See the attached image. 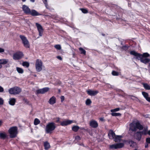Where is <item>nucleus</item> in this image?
Returning a JSON list of instances; mask_svg holds the SVG:
<instances>
[{
    "label": "nucleus",
    "instance_id": "f257e3e1",
    "mask_svg": "<svg viewBox=\"0 0 150 150\" xmlns=\"http://www.w3.org/2000/svg\"><path fill=\"white\" fill-rule=\"evenodd\" d=\"M138 129L142 131H138L134 134L135 138L138 141L141 140L142 135H146L147 134L148 127L143 128V126L139 122H133L129 125V129L132 131H136Z\"/></svg>",
    "mask_w": 150,
    "mask_h": 150
},
{
    "label": "nucleus",
    "instance_id": "f03ea898",
    "mask_svg": "<svg viewBox=\"0 0 150 150\" xmlns=\"http://www.w3.org/2000/svg\"><path fill=\"white\" fill-rule=\"evenodd\" d=\"M131 54L132 55L136 57V58L140 62L145 64L149 63L150 62V58H147L149 57L150 55L148 53H144L143 54L139 53L134 51H132L130 52Z\"/></svg>",
    "mask_w": 150,
    "mask_h": 150
},
{
    "label": "nucleus",
    "instance_id": "7ed1b4c3",
    "mask_svg": "<svg viewBox=\"0 0 150 150\" xmlns=\"http://www.w3.org/2000/svg\"><path fill=\"white\" fill-rule=\"evenodd\" d=\"M55 128L56 126L54 123L53 122L49 123L46 126L45 128L46 132L47 133H51Z\"/></svg>",
    "mask_w": 150,
    "mask_h": 150
},
{
    "label": "nucleus",
    "instance_id": "20e7f679",
    "mask_svg": "<svg viewBox=\"0 0 150 150\" xmlns=\"http://www.w3.org/2000/svg\"><path fill=\"white\" fill-rule=\"evenodd\" d=\"M18 129L16 127H13L10 128L8 130L10 138H13L16 137L18 133Z\"/></svg>",
    "mask_w": 150,
    "mask_h": 150
},
{
    "label": "nucleus",
    "instance_id": "39448f33",
    "mask_svg": "<svg viewBox=\"0 0 150 150\" xmlns=\"http://www.w3.org/2000/svg\"><path fill=\"white\" fill-rule=\"evenodd\" d=\"M21 91V89L18 87L15 86L11 88L8 90L9 93L11 94L17 95L19 94Z\"/></svg>",
    "mask_w": 150,
    "mask_h": 150
},
{
    "label": "nucleus",
    "instance_id": "423d86ee",
    "mask_svg": "<svg viewBox=\"0 0 150 150\" xmlns=\"http://www.w3.org/2000/svg\"><path fill=\"white\" fill-rule=\"evenodd\" d=\"M42 63L41 60L37 59L35 63L36 70L38 72H40L42 69Z\"/></svg>",
    "mask_w": 150,
    "mask_h": 150
},
{
    "label": "nucleus",
    "instance_id": "0eeeda50",
    "mask_svg": "<svg viewBox=\"0 0 150 150\" xmlns=\"http://www.w3.org/2000/svg\"><path fill=\"white\" fill-rule=\"evenodd\" d=\"M20 37L22 41L24 46L26 48H29L30 47L29 42L26 37L22 35H20Z\"/></svg>",
    "mask_w": 150,
    "mask_h": 150
},
{
    "label": "nucleus",
    "instance_id": "6e6552de",
    "mask_svg": "<svg viewBox=\"0 0 150 150\" xmlns=\"http://www.w3.org/2000/svg\"><path fill=\"white\" fill-rule=\"evenodd\" d=\"M124 144L123 143H116L110 145L109 148L110 149H114L121 148L124 146Z\"/></svg>",
    "mask_w": 150,
    "mask_h": 150
},
{
    "label": "nucleus",
    "instance_id": "1a4fd4ad",
    "mask_svg": "<svg viewBox=\"0 0 150 150\" xmlns=\"http://www.w3.org/2000/svg\"><path fill=\"white\" fill-rule=\"evenodd\" d=\"M23 56V54L21 52H18L14 54L13 55V59L15 60L21 59Z\"/></svg>",
    "mask_w": 150,
    "mask_h": 150
},
{
    "label": "nucleus",
    "instance_id": "9d476101",
    "mask_svg": "<svg viewBox=\"0 0 150 150\" xmlns=\"http://www.w3.org/2000/svg\"><path fill=\"white\" fill-rule=\"evenodd\" d=\"M35 25L38 31L39 36H42L43 32V29L42 26L40 24L38 23H36Z\"/></svg>",
    "mask_w": 150,
    "mask_h": 150
},
{
    "label": "nucleus",
    "instance_id": "9b49d317",
    "mask_svg": "<svg viewBox=\"0 0 150 150\" xmlns=\"http://www.w3.org/2000/svg\"><path fill=\"white\" fill-rule=\"evenodd\" d=\"M35 25L38 31L39 36H42L43 32V29L42 26L40 24L38 23H36Z\"/></svg>",
    "mask_w": 150,
    "mask_h": 150
},
{
    "label": "nucleus",
    "instance_id": "f8f14e48",
    "mask_svg": "<svg viewBox=\"0 0 150 150\" xmlns=\"http://www.w3.org/2000/svg\"><path fill=\"white\" fill-rule=\"evenodd\" d=\"M49 90V88L45 87L37 90L36 91V93L37 94H44L48 91Z\"/></svg>",
    "mask_w": 150,
    "mask_h": 150
},
{
    "label": "nucleus",
    "instance_id": "ddd939ff",
    "mask_svg": "<svg viewBox=\"0 0 150 150\" xmlns=\"http://www.w3.org/2000/svg\"><path fill=\"white\" fill-rule=\"evenodd\" d=\"M22 9L24 13L26 14H29L31 10L28 7L25 5L23 6Z\"/></svg>",
    "mask_w": 150,
    "mask_h": 150
},
{
    "label": "nucleus",
    "instance_id": "4468645a",
    "mask_svg": "<svg viewBox=\"0 0 150 150\" xmlns=\"http://www.w3.org/2000/svg\"><path fill=\"white\" fill-rule=\"evenodd\" d=\"M87 92L88 94L91 96H94L98 93L97 91H93L91 90L87 91Z\"/></svg>",
    "mask_w": 150,
    "mask_h": 150
},
{
    "label": "nucleus",
    "instance_id": "2eb2a0df",
    "mask_svg": "<svg viewBox=\"0 0 150 150\" xmlns=\"http://www.w3.org/2000/svg\"><path fill=\"white\" fill-rule=\"evenodd\" d=\"M29 14L33 16H37L41 15V14L39 13L35 10L34 9H32L30 10Z\"/></svg>",
    "mask_w": 150,
    "mask_h": 150
},
{
    "label": "nucleus",
    "instance_id": "dca6fc26",
    "mask_svg": "<svg viewBox=\"0 0 150 150\" xmlns=\"http://www.w3.org/2000/svg\"><path fill=\"white\" fill-rule=\"evenodd\" d=\"M90 125L92 127L94 128L97 127L98 126V123L94 120H92L90 122Z\"/></svg>",
    "mask_w": 150,
    "mask_h": 150
},
{
    "label": "nucleus",
    "instance_id": "f3484780",
    "mask_svg": "<svg viewBox=\"0 0 150 150\" xmlns=\"http://www.w3.org/2000/svg\"><path fill=\"white\" fill-rule=\"evenodd\" d=\"M72 122V121L70 120L64 121L61 123L60 124L62 126H65L71 124Z\"/></svg>",
    "mask_w": 150,
    "mask_h": 150
},
{
    "label": "nucleus",
    "instance_id": "a211bd4d",
    "mask_svg": "<svg viewBox=\"0 0 150 150\" xmlns=\"http://www.w3.org/2000/svg\"><path fill=\"white\" fill-rule=\"evenodd\" d=\"M108 136L110 139H114L116 135L115 133L112 130H110L109 132Z\"/></svg>",
    "mask_w": 150,
    "mask_h": 150
},
{
    "label": "nucleus",
    "instance_id": "6ab92c4d",
    "mask_svg": "<svg viewBox=\"0 0 150 150\" xmlns=\"http://www.w3.org/2000/svg\"><path fill=\"white\" fill-rule=\"evenodd\" d=\"M56 98L54 96H53L50 98L48 101L49 103L51 105H53L56 103Z\"/></svg>",
    "mask_w": 150,
    "mask_h": 150
},
{
    "label": "nucleus",
    "instance_id": "aec40b11",
    "mask_svg": "<svg viewBox=\"0 0 150 150\" xmlns=\"http://www.w3.org/2000/svg\"><path fill=\"white\" fill-rule=\"evenodd\" d=\"M8 62V60L6 59H0V65L1 66V68L2 66L1 64H5Z\"/></svg>",
    "mask_w": 150,
    "mask_h": 150
},
{
    "label": "nucleus",
    "instance_id": "412c9836",
    "mask_svg": "<svg viewBox=\"0 0 150 150\" xmlns=\"http://www.w3.org/2000/svg\"><path fill=\"white\" fill-rule=\"evenodd\" d=\"M16 102V99L14 98H10L9 99L8 103L9 104L11 105H14Z\"/></svg>",
    "mask_w": 150,
    "mask_h": 150
},
{
    "label": "nucleus",
    "instance_id": "4be33fe9",
    "mask_svg": "<svg viewBox=\"0 0 150 150\" xmlns=\"http://www.w3.org/2000/svg\"><path fill=\"white\" fill-rule=\"evenodd\" d=\"M7 135L5 132H0V138H1L4 139L7 137Z\"/></svg>",
    "mask_w": 150,
    "mask_h": 150
},
{
    "label": "nucleus",
    "instance_id": "5701e85b",
    "mask_svg": "<svg viewBox=\"0 0 150 150\" xmlns=\"http://www.w3.org/2000/svg\"><path fill=\"white\" fill-rule=\"evenodd\" d=\"M122 136L120 135H116L115 137L114 138V141L115 142H119L121 140Z\"/></svg>",
    "mask_w": 150,
    "mask_h": 150
},
{
    "label": "nucleus",
    "instance_id": "b1692460",
    "mask_svg": "<svg viewBox=\"0 0 150 150\" xmlns=\"http://www.w3.org/2000/svg\"><path fill=\"white\" fill-rule=\"evenodd\" d=\"M45 149L46 150L48 149L50 146V144L47 142H45L44 143Z\"/></svg>",
    "mask_w": 150,
    "mask_h": 150
},
{
    "label": "nucleus",
    "instance_id": "393cba45",
    "mask_svg": "<svg viewBox=\"0 0 150 150\" xmlns=\"http://www.w3.org/2000/svg\"><path fill=\"white\" fill-rule=\"evenodd\" d=\"M143 87L146 90H150V86L147 83H143Z\"/></svg>",
    "mask_w": 150,
    "mask_h": 150
},
{
    "label": "nucleus",
    "instance_id": "a878e982",
    "mask_svg": "<svg viewBox=\"0 0 150 150\" xmlns=\"http://www.w3.org/2000/svg\"><path fill=\"white\" fill-rule=\"evenodd\" d=\"M80 127L77 126H74L72 127V129L73 131L75 132H77L79 129Z\"/></svg>",
    "mask_w": 150,
    "mask_h": 150
},
{
    "label": "nucleus",
    "instance_id": "bb28decb",
    "mask_svg": "<svg viewBox=\"0 0 150 150\" xmlns=\"http://www.w3.org/2000/svg\"><path fill=\"white\" fill-rule=\"evenodd\" d=\"M40 121L38 118H35L34 122V124L35 125H36L40 123Z\"/></svg>",
    "mask_w": 150,
    "mask_h": 150
},
{
    "label": "nucleus",
    "instance_id": "cd10ccee",
    "mask_svg": "<svg viewBox=\"0 0 150 150\" xmlns=\"http://www.w3.org/2000/svg\"><path fill=\"white\" fill-rule=\"evenodd\" d=\"M130 146L132 147H134L136 145V143L132 141H130L129 142Z\"/></svg>",
    "mask_w": 150,
    "mask_h": 150
},
{
    "label": "nucleus",
    "instance_id": "c85d7f7f",
    "mask_svg": "<svg viewBox=\"0 0 150 150\" xmlns=\"http://www.w3.org/2000/svg\"><path fill=\"white\" fill-rule=\"evenodd\" d=\"M16 70L19 73L22 74L23 72V70L22 68L19 67H17Z\"/></svg>",
    "mask_w": 150,
    "mask_h": 150
},
{
    "label": "nucleus",
    "instance_id": "c756f323",
    "mask_svg": "<svg viewBox=\"0 0 150 150\" xmlns=\"http://www.w3.org/2000/svg\"><path fill=\"white\" fill-rule=\"evenodd\" d=\"M79 50L81 52V54H83L84 55L86 54V51L84 50L82 47H80L79 48Z\"/></svg>",
    "mask_w": 150,
    "mask_h": 150
},
{
    "label": "nucleus",
    "instance_id": "7c9ffc66",
    "mask_svg": "<svg viewBox=\"0 0 150 150\" xmlns=\"http://www.w3.org/2000/svg\"><path fill=\"white\" fill-rule=\"evenodd\" d=\"M112 112L111 114L113 116H120L121 115V114L120 113L114 112Z\"/></svg>",
    "mask_w": 150,
    "mask_h": 150
},
{
    "label": "nucleus",
    "instance_id": "2f4dec72",
    "mask_svg": "<svg viewBox=\"0 0 150 150\" xmlns=\"http://www.w3.org/2000/svg\"><path fill=\"white\" fill-rule=\"evenodd\" d=\"M22 65L24 67H28L29 66V64L27 62H24L22 64Z\"/></svg>",
    "mask_w": 150,
    "mask_h": 150
},
{
    "label": "nucleus",
    "instance_id": "473e14b6",
    "mask_svg": "<svg viewBox=\"0 0 150 150\" xmlns=\"http://www.w3.org/2000/svg\"><path fill=\"white\" fill-rule=\"evenodd\" d=\"M142 94L144 97L146 99L147 98H148V93L144 92H142Z\"/></svg>",
    "mask_w": 150,
    "mask_h": 150
},
{
    "label": "nucleus",
    "instance_id": "72a5a7b5",
    "mask_svg": "<svg viewBox=\"0 0 150 150\" xmlns=\"http://www.w3.org/2000/svg\"><path fill=\"white\" fill-rule=\"evenodd\" d=\"M54 47L58 50H60L61 49V46L59 45H56L54 46Z\"/></svg>",
    "mask_w": 150,
    "mask_h": 150
},
{
    "label": "nucleus",
    "instance_id": "f704fd0d",
    "mask_svg": "<svg viewBox=\"0 0 150 150\" xmlns=\"http://www.w3.org/2000/svg\"><path fill=\"white\" fill-rule=\"evenodd\" d=\"M91 103V101L90 99H87L86 101V105H89Z\"/></svg>",
    "mask_w": 150,
    "mask_h": 150
},
{
    "label": "nucleus",
    "instance_id": "c9c22d12",
    "mask_svg": "<svg viewBox=\"0 0 150 150\" xmlns=\"http://www.w3.org/2000/svg\"><path fill=\"white\" fill-rule=\"evenodd\" d=\"M112 74L113 76H117L119 75V73L118 72H116L114 71H112Z\"/></svg>",
    "mask_w": 150,
    "mask_h": 150
},
{
    "label": "nucleus",
    "instance_id": "e433bc0d",
    "mask_svg": "<svg viewBox=\"0 0 150 150\" xmlns=\"http://www.w3.org/2000/svg\"><path fill=\"white\" fill-rule=\"evenodd\" d=\"M80 10H81L82 12L84 13H88V11L86 9L80 8Z\"/></svg>",
    "mask_w": 150,
    "mask_h": 150
},
{
    "label": "nucleus",
    "instance_id": "4c0bfd02",
    "mask_svg": "<svg viewBox=\"0 0 150 150\" xmlns=\"http://www.w3.org/2000/svg\"><path fill=\"white\" fill-rule=\"evenodd\" d=\"M43 3L45 4V6L46 8L47 9H49V6L48 5V4H47V0H45V1H43Z\"/></svg>",
    "mask_w": 150,
    "mask_h": 150
},
{
    "label": "nucleus",
    "instance_id": "58836bf2",
    "mask_svg": "<svg viewBox=\"0 0 150 150\" xmlns=\"http://www.w3.org/2000/svg\"><path fill=\"white\" fill-rule=\"evenodd\" d=\"M120 110V108H117L113 109H112L110 110L111 112H113L118 111Z\"/></svg>",
    "mask_w": 150,
    "mask_h": 150
},
{
    "label": "nucleus",
    "instance_id": "ea45409f",
    "mask_svg": "<svg viewBox=\"0 0 150 150\" xmlns=\"http://www.w3.org/2000/svg\"><path fill=\"white\" fill-rule=\"evenodd\" d=\"M75 139L77 141H79L81 139V138L79 136H77L75 137Z\"/></svg>",
    "mask_w": 150,
    "mask_h": 150
},
{
    "label": "nucleus",
    "instance_id": "a19ab883",
    "mask_svg": "<svg viewBox=\"0 0 150 150\" xmlns=\"http://www.w3.org/2000/svg\"><path fill=\"white\" fill-rule=\"evenodd\" d=\"M146 142L150 144V138L148 137L146 139Z\"/></svg>",
    "mask_w": 150,
    "mask_h": 150
},
{
    "label": "nucleus",
    "instance_id": "79ce46f5",
    "mask_svg": "<svg viewBox=\"0 0 150 150\" xmlns=\"http://www.w3.org/2000/svg\"><path fill=\"white\" fill-rule=\"evenodd\" d=\"M122 48L123 50H126L128 48V47L125 45L122 46Z\"/></svg>",
    "mask_w": 150,
    "mask_h": 150
},
{
    "label": "nucleus",
    "instance_id": "37998d69",
    "mask_svg": "<svg viewBox=\"0 0 150 150\" xmlns=\"http://www.w3.org/2000/svg\"><path fill=\"white\" fill-rule=\"evenodd\" d=\"M4 103V100L3 99L0 97V105H3Z\"/></svg>",
    "mask_w": 150,
    "mask_h": 150
},
{
    "label": "nucleus",
    "instance_id": "c03bdc74",
    "mask_svg": "<svg viewBox=\"0 0 150 150\" xmlns=\"http://www.w3.org/2000/svg\"><path fill=\"white\" fill-rule=\"evenodd\" d=\"M4 91V88L1 86H0V92L2 93Z\"/></svg>",
    "mask_w": 150,
    "mask_h": 150
},
{
    "label": "nucleus",
    "instance_id": "a18cd8bd",
    "mask_svg": "<svg viewBox=\"0 0 150 150\" xmlns=\"http://www.w3.org/2000/svg\"><path fill=\"white\" fill-rule=\"evenodd\" d=\"M60 98L61 100V102H63V101H64V96H61L60 97Z\"/></svg>",
    "mask_w": 150,
    "mask_h": 150
},
{
    "label": "nucleus",
    "instance_id": "49530a36",
    "mask_svg": "<svg viewBox=\"0 0 150 150\" xmlns=\"http://www.w3.org/2000/svg\"><path fill=\"white\" fill-rule=\"evenodd\" d=\"M4 49L0 48V53H2L4 52Z\"/></svg>",
    "mask_w": 150,
    "mask_h": 150
},
{
    "label": "nucleus",
    "instance_id": "de8ad7c7",
    "mask_svg": "<svg viewBox=\"0 0 150 150\" xmlns=\"http://www.w3.org/2000/svg\"><path fill=\"white\" fill-rule=\"evenodd\" d=\"M57 58L58 59H59L62 60V57L60 56H58L57 57Z\"/></svg>",
    "mask_w": 150,
    "mask_h": 150
},
{
    "label": "nucleus",
    "instance_id": "09e8293b",
    "mask_svg": "<svg viewBox=\"0 0 150 150\" xmlns=\"http://www.w3.org/2000/svg\"><path fill=\"white\" fill-rule=\"evenodd\" d=\"M59 121V118H56V122H58Z\"/></svg>",
    "mask_w": 150,
    "mask_h": 150
},
{
    "label": "nucleus",
    "instance_id": "8fccbe9b",
    "mask_svg": "<svg viewBox=\"0 0 150 150\" xmlns=\"http://www.w3.org/2000/svg\"><path fill=\"white\" fill-rule=\"evenodd\" d=\"M145 147L146 148H147L148 147V143L146 142L145 144Z\"/></svg>",
    "mask_w": 150,
    "mask_h": 150
},
{
    "label": "nucleus",
    "instance_id": "3c124183",
    "mask_svg": "<svg viewBox=\"0 0 150 150\" xmlns=\"http://www.w3.org/2000/svg\"><path fill=\"white\" fill-rule=\"evenodd\" d=\"M148 68H149V72L150 73V62L149 63V64H148Z\"/></svg>",
    "mask_w": 150,
    "mask_h": 150
},
{
    "label": "nucleus",
    "instance_id": "603ef678",
    "mask_svg": "<svg viewBox=\"0 0 150 150\" xmlns=\"http://www.w3.org/2000/svg\"><path fill=\"white\" fill-rule=\"evenodd\" d=\"M78 144L79 145L83 146H84L83 143H78Z\"/></svg>",
    "mask_w": 150,
    "mask_h": 150
},
{
    "label": "nucleus",
    "instance_id": "864d4df0",
    "mask_svg": "<svg viewBox=\"0 0 150 150\" xmlns=\"http://www.w3.org/2000/svg\"><path fill=\"white\" fill-rule=\"evenodd\" d=\"M146 100L149 102H150V97H148V98H146Z\"/></svg>",
    "mask_w": 150,
    "mask_h": 150
},
{
    "label": "nucleus",
    "instance_id": "5fc2aeb1",
    "mask_svg": "<svg viewBox=\"0 0 150 150\" xmlns=\"http://www.w3.org/2000/svg\"><path fill=\"white\" fill-rule=\"evenodd\" d=\"M100 120L102 121H104V118L103 117H102V118H100Z\"/></svg>",
    "mask_w": 150,
    "mask_h": 150
},
{
    "label": "nucleus",
    "instance_id": "6e6d98bb",
    "mask_svg": "<svg viewBox=\"0 0 150 150\" xmlns=\"http://www.w3.org/2000/svg\"><path fill=\"white\" fill-rule=\"evenodd\" d=\"M147 134H148L149 135H150V130H149V131H148V130Z\"/></svg>",
    "mask_w": 150,
    "mask_h": 150
},
{
    "label": "nucleus",
    "instance_id": "4d7b16f0",
    "mask_svg": "<svg viewBox=\"0 0 150 150\" xmlns=\"http://www.w3.org/2000/svg\"><path fill=\"white\" fill-rule=\"evenodd\" d=\"M2 122L1 120H0V126L1 125Z\"/></svg>",
    "mask_w": 150,
    "mask_h": 150
},
{
    "label": "nucleus",
    "instance_id": "13d9d810",
    "mask_svg": "<svg viewBox=\"0 0 150 150\" xmlns=\"http://www.w3.org/2000/svg\"><path fill=\"white\" fill-rule=\"evenodd\" d=\"M30 1L32 2H35V0H30Z\"/></svg>",
    "mask_w": 150,
    "mask_h": 150
},
{
    "label": "nucleus",
    "instance_id": "bf43d9fd",
    "mask_svg": "<svg viewBox=\"0 0 150 150\" xmlns=\"http://www.w3.org/2000/svg\"><path fill=\"white\" fill-rule=\"evenodd\" d=\"M23 2H25L26 0H22Z\"/></svg>",
    "mask_w": 150,
    "mask_h": 150
},
{
    "label": "nucleus",
    "instance_id": "052dcab7",
    "mask_svg": "<svg viewBox=\"0 0 150 150\" xmlns=\"http://www.w3.org/2000/svg\"><path fill=\"white\" fill-rule=\"evenodd\" d=\"M58 91H59V93H60V89H59Z\"/></svg>",
    "mask_w": 150,
    "mask_h": 150
},
{
    "label": "nucleus",
    "instance_id": "680f3d73",
    "mask_svg": "<svg viewBox=\"0 0 150 150\" xmlns=\"http://www.w3.org/2000/svg\"><path fill=\"white\" fill-rule=\"evenodd\" d=\"M102 35L103 36H104V35H105V34H102Z\"/></svg>",
    "mask_w": 150,
    "mask_h": 150
},
{
    "label": "nucleus",
    "instance_id": "e2e57ef3",
    "mask_svg": "<svg viewBox=\"0 0 150 150\" xmlns=\"http://www.w3.org/2000/svg\"><path fill=\"white\" fill-rule=\"evenodd\" d=\"M1 68V66L0 65V69Z\"/></svg>",
    "mask_w": 150,
    "mask_h": 150
},
{
    "label": "nucleus",
    "instance_id": "0e129e2a",
    "mask_svg": "<svg viewBox=\"0 0 150 150\" xmlns=\"http://www.w3.org/2000/svg\"><path fill=\"white\" fill-rule=\"evenodd\" d=\"M34 76H36V75H34Z\"/></svg>",
    "mask_w": 150,
    "mask_h": 150
},
{
    "label": "nucleus",
    "instance_id": "69168bd1",
    "mask_svg": "<svg viewBox=\"0 0 150 150\" xmlns=\"http://www.w3.org/2000/svg\"><path fill=\"white\" fill-rule=\"evenodd\" d=\"M43 1H45V0H42Z\"/></svg>",
    "mask_w": 150,
    "mask_h": 150
}]
</instances>
